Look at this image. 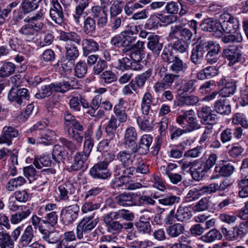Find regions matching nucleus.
Returning a JSON list of instances; mask_svg holds the SVG:
<instances>
[{"label":"nucleus","instance_id":"obj_1","mask_svg":"<svg viewBox=\"0 0 248 248\" xmlns=\"http://www.w3.org/2000/svg\"><path fill=\"white\" fill-rule=\"evenodd\" d=\"M59 39L66 42L65 49V58L76 60L79 56V51L75 44L80 45L81 41L80 35L75 31L65 32L61 31Z\"/></svg>","mask_w":248,"mask_h":248},{"label":"nucleus","instance_id":"obj_2","mask_svg":"<svg viewBox=\"0 0 248 248\" xmlns=\"http://www.w3.org/2000/svg\"><path fill=\"white\" fill-rule=\"evenodd\" d=\"M237 82L232 79L222 78L219 82V85H224V87L218 92H213L211 94L205 96L202 99L203 101L210 102L216 98L217 96L219 95L222 97H227L233 94L236 91Z\"/></svg>","mask_w":248,"mask_h":248},{"label":"nucleus","instance_id":"obj_3","mask_svg":"<svg viewBox=\"0 0 248 248\" xmlns=\"http://www.w3.org/2000/svg\"><path fill=\"white\" fill-rule=\"evenodd\" d=\"M71 89V85L68 81H63L56 83L42 86L38 92L35 94L38 99H43L50 96L53 92L65 93Z\"/></svg>","mask_w":248,"mask_h":248},{"label":"nucleus","instance_id":"obj_4","mask_svg":"<svg viewBox=\"0 0 248 248\" xmlns=\"http://www.w3.org/2000/svg\"><path fill=\"white\" fill-rule=\"evenodd\" d=\"M94 214L83 217L76 227V236L78 239L83 238L84 234L90 232L97 225L96 219H93Z\"/></svg>","mask_w":248,"mask_h":248},{"label":"nucleus","instance_id":"obj_5","mask_svg":"<svg viewBox=\"0 0 248 248\" xmlns=\"http://www.w3.org/2000/svg\"><path fill=\"white\" fill-rule=\"evenodd\" d=\"M29 98V91L25 88H18V87H12L8 95V98L10 102H14L19 106H25L26 101Z\"/></svg>","mask_w":248,"mask_h":248},{"label":"nucleus","instance_id":"obj_6","mask_svg":"<svg viewBox=\"0 0 248 248\" xmlns=\"http://www.w3.org/2000/svg\"><path fill=\"white\" fill-rule=\"evenodd\" d=\"M220 29L222 34L232 33L236 32L239 28V23L237 17H234L228 13H224L220 16Z\"/></svg>","mask_w":248,"mask_h":248},{"label":"nucleus","instance_id":"obj_7","mask_svg":"<svg viewBox=\"0 0 248 248\" xmlns=\"http://www.w3.org/2000/svg\"><path fill=\"white\" fill-rule=\"evenodd\" d=\"M44 125L40 122L37 123L32 127L33 130L38 131L39 136L37 138V144H42L48 145L54 140L56 137L55 131L46 128L43 129Z\"/></svg>","mask_w":248,"mask_h":248},{"label":"nucleus","instance_id":"obj_8","mask_svg":"<svg viewBox=\"0 0 248 248\" xmlns=\"http://www.w3.org/2000/svg\"><path fill=\"white\" fill-rule=\"evenodd\" d=\"M222 55L227 61L229 66H232L238 63H242L245 61L242 51L238 46L228 47L223 50Z\"/></svg>","mask_w":248,"mask_h":248},{"label":"nucleus","instance_id":"obj_9","mask_svg":"<svg viewBox=\"0 0 248 248\" xmlns=\"http://www.w3.org/2000/svg\"><path fill=\"white\" fill-rule=\"evenodd\" d=\"M101 6H92L90 10V17L93 19H96V24L98 28H104L108 24L107 11L105 10V4L103 0H101Z\"/></svg>","mask_w":248,"mask_h":248},{"label":"nucleus","instance_id":"obj_10","mask_svg":"<svg viewBox=\"0 0 248 248\" xmlns=\"http://www.w3.org/2000/svg\"><path fill=\"white\" fill-rule=\"evenodd\" d=\"M117 219L118 218L111 212L106 214L103 216V221L105 224L107 231L108 232L115 235L113 238H115L122 232V223L119 221L115 220Z\"/></svg>","mask_w":248,"mask_h":248},{"label":"nucleus","instance_id":"obj_11","mask_svg":"<svg viewBox=\"0 0 248 248\" xmlns=\"http://www.w3.org/2000/svg\"><path fill=\"white\" fill-rule=\"evenodd\" d=\"M79 207L77 204L63 208L61 212V218L65 225L72 224L78 218Z\"/></svg>","mask_w":248,"mask_h":248},{"label":"nucleus","instance_id":"obj_12","mask_svg":"<svg viewBox=\"0 0 248 248\" xmlns=\"http://www.w3.org/2000/svg\"><path fill=\"white\" fill-rule=\"evenodd\" d=\"M137 133L136 129L132 126L127 128L124 132V144L127 150L132 153H136L137 150Z\"/></svg>","mask_w":248,"mask_h":248},{"label":"nucleus","instance_id":"obj_13","mask_svg":"<svg viewBox=\"0 0 248 248\" xmlns=\"http://www.w3.org/2000/svg\"><path fill=\"white\" fill-rule=\"evenodd\" d=\"M108 163L100 162L95 164L90 170V175L94 179H106L111 176V173L108 169Z\"/></svg>","mask_w":248,"mask_h":248},{"label":"nucleus","instance_id":"obj_14","mask_svg":"<svg viewBox=\"0 0 248 248\" xmlns=\"http://www.w3.org/2000/svg\"><path fill=\"white\" fill-rule=\"evenodd\" d=\"M69 136L77 141V144H74L71 141L65 138H61L60 142L65 146L68 150L72 151H76L80 146L83 138V134L79 132H76L73 129H69L67 131Z\"/></svg>","mask_w":248,"mask_h":248},{"label":"nucleus","instance_id":"obj_15","mask_svg":"<svg viewBox=\"0 0 248 248\" xmlns=\"http://www.w3.org/2000/svg\"><path fill=\"white\" fill-rule=\"evenodd\" d=\"M179 78V75L173 73H166L160 81L155 83L153 86L154 91L159 93L162 91L170 89L174 81Z\"/></svg>","mask_w":248,"mask_h":248},{"label":"nucleus","instance_id":"obj_16","mask_svg":"<svg viewBox=\"0 0 248 248\" xmlns=\"http://www.w3.org/2000/svg\"><path fill=\"white\" fill-rule=\"evenodd\" d=\"M206 52V41L201 40L192 49L190 56L191 62L196 65L201 64L203 59L204 54Z\"/></svg>","mask_w":248,"mask_h":248},{"label":"nucleus","instance_id":"obj_17","mask_svg":"<svg viewBox=\"0 0 248 248\" xmlns=\"http://www.w3.org/2000/svg\"><path fill=\"white\" fill-rule=\"evenodd\" d=\"M197 114L202 124L210 126L216 123L217 116L210 107H202L198 111Z\"/></svg>","mask_w":248,"mask_h":248},{"label":"nucleus","instance_id":"obj_18","mask_svg":"<svg viewBox=\"0 0 248 248\" xmlns=\"http://www.w3.org/2000/svg\"><path fill=\"white\" fill-rule=\"evenodd\" d=\"M202 30L212 32L217 37H221L222 31L220 29L221 24L217 20L212 18L204 19L200 24Z\"/></svg>","mask_w":248,"mask_h":248},{"label":"nucleus","instance_id":"obj_19","mask_svg":"<svg viewBox=\"0 0 248 248\" xmlns=\"http://www.w3.org/2000/svg\"><path fill=\"white\" fill-rule=\"evenodd\" d=\"M206 60L209 64H214L218 60V53L220 51V45L215 42L206 41Z\"/></svg>","mask_w":248,"mask_h":248},{"label":"nucleus","instance_id":"obj_20","mask_svg":"<svg viewBox=\"0 0 248 248\" xmlns=\"http://www.w3.org/2000/svg\"><path fill=\"white\" fill-rule=\"evenodd\" d=\"M125 101L122 98H119L118 102L116 104L113 108V113L117 121L120 123H124L126 122L128 118L127 113V107L125 106Z\"/></svg>","mask_w":248,"mask_h":248},{"label":"nucleus","instance_id":"obj_21","mask_svg":"<svg viewBox=\"0 0 248 248\" xmlns=\"http://www.w3.org/2000/svg\"><path fill=\"white\" fill-rule=\"evenodd\" d=\"M50 3L51 6L49 10V16L56 23L61 25L64 17L62 7L57 0H52Z\"/></svg>","mask_w":248,"mask_h":248},{"label":"nucleus","instance_id":"obj_22","mask_svg":"<svg viewBox=\"0 0 248 248\" xmlns=\"http://www.w3.org/2000/svg\"><path fill=\"white\" fill-rule=\"evenodd\" d=\"M76 4L75 12L73 15L74 22L79 25L84 10L89 6L91 0H73Z\"/></svg>","mask_w":248,"mask_h":248},{"label":"nucleus","instance_id":"obj_23","mask_svg":"<svg viewBox=\"0 0 248 248\" xmlns=\"http://www.w3.org/2000/svg\"><path fill=\"white\" fill-rule=\"evenodd\" d=\"M89 156L81 152H77L74 157L73 162L69 168L70 171H78L87 168L86 161Z\"/></svg>","mask_w":248,"mask_h":248},{"label":"nucleus","instance_id":"obj_24","mask_svg":"<svg viewBox=\"0 0 248 248\" xmlns=\"http://www.w3.org/2000/svg\"><path fill=\"white\" fill-rule=\"evenodd\" d=\"M137 196L132 193L124 192L115 197L116 203L122 206H136Z\"/></svg>","mask_w":248,"mask_h":248},{"label":"nucleus","instance_id":"obj_25","mask_svg":"<svg viewBox=\"0 0 248 248\" xmlns=\"http://www.w3.org/2000/svg\"><path fill=\"white\" fill-rule=\"evenodd\" d=\"M235 168L232 163L222 161V163L217 164L214 169V171L218 173L219 176L228 177L234 172Z\"/></svg>","mask_w":248,"mask_h":248},{"label":"nucleus","instance_id":"obj_26","mask_svg":"<svg viewBox=\"0 0 248 248\" xmlns=\"http://www.w3.org/2000/svg\"><path fill=\"white\" fill-rule=\"evenodd\" d=\"M147 47L154 55H158L163 46V44L160 41V37L157 35H150L148 38Z\"/></svg>","mask_w":248,"mask_h":248},{"label":"nucleus","instance_id":"obj_27","mask_svg":"<svg viewBox=\"0 0 248 248\" xmlns=\"http://www.w3.org/2000/svg\"><path fill=\"white\" fill-rule=\"evenodd\" d=\"M59 198L62 201H67L69 199V195L74 194L76 191L74 185L68 181L60 186L58 188Z\"/></svg>","mask_w":248,"mask_h":248},{"label":"nucleus","instance_id":"obj_28","mask_svg":"<svg viewBox=\"0 0 248 248\" xmlns=\"http://www.w3.org/2000/svg\"><path fill=\"white\" fill-rule=\"evenodd\" d=\"M31 209L26 206H22L21 210L11 216L10 221L13 224H17L26 219L31 214Z\"/></svg>","mask_w":248,"mask_h":248},{"label":"nucleus","instance_id":"obj_29","mask_svg":"<svg viewBox=\"0 0 248 248\" xmlns=\"http://www.w3.org/2000/svg\"><path fill=\"white\" fill-rule=\"evenodd\" d=\"M225 231L227 232L228 238L231 241L236 240L242 238L248 232L246 227L243 223L234 227L232 230L227 231L225 229Z\"/></svg>","mask_w":248,"mask_h":248},{"label":"nucleus","instance_id":"obj_30","mask_svg":"<svg viewBox=\"0 0 248 248\" xmlns=\"http://www.w3.org/2000/svg\"><path fill=\"white\" fill-rule=\"evenodd\" d=\"M187 68V64L178 56L170 64L169 70L174 74L179 75L180 77L185 73Z\"/></svg>","mask_w":248,"mask_h":248},{"label":"nucleus","instance_id":"obj_31","mask_svg":"<svg viewBox=\"0 0 248 248\" xmlns=\"http://www.w3.org/2000/svg\"><path fill=\"white\" fill-rule=\"evenodd\" d=\"M153 141V138L150 135H143L137 145V153L140 155H146L149 151V147Z\"/></svg>","mask_w":248,"mask_h":248},{"label":"nucleus","instance_id":"obj_32","mask_svg":"<svg viewBox=\"0 0 248 248\" xmlns=\"http://www.w3.org/2000/svg\"><path fill=\"white\" fill-rule=\"evenodd\" d=\"M197 80L194 79L182 80V84L178 88V92L180 95L185 93H192L196 90V84Z\"/></svg>","mask_w":248,"mask_h":248},{"label":"nucleus","instance_id":"obj_33","mask_svg":"<svg viewBox=\"0 0 248 248\" xmlns=\"http://www.w3.org/2000/svg\"><path fill=\"white\" fill-rule=\"evenodd\" d=\"M187 125L184 127L185 132L187 133L197 130L201 128V125L198 122L197 118L195 116V112L193 110H189L186 120Z\"/></svg>","mask_w":248,"mask_h":248},{"label":"nucleus","instance_id":"obj_34","mask_svg":"<svg viewBox=\"0 0 248 248\" xmlns=\"http://www.w3.org/2000/svg\"><path fill=\"white\" fill-rule=\"evenodd\" d=\"M122 46L124 52L131 50V47L137 40V36L131 35L129 32L124 31H122Z\"/></svg>","mask_w":248,"mask_h":248},{"label":"nucleus","instance_id":"obj_35","mask_svg":"<svg viewBox=\"0 0 248 248\" xmlns=\"http://www.w3.org/2000/svg\"><path fill=\"white\" fill-rule=\"evenodd\" d=\"M81 42L84 56H86L89 52H95L99 49V44L92 39H84Z\"/></svg>","mask_w":248,"mask_h":248},{"label":"nucleus","instance_id":"obj_36","mask_svg":"<svg viewBox=\"0 0 248 248\" xmlns=\"http://www.w3.org/2000/svg\"><path fill=\"white\" fill-rule=\"evenodd\" d=\"M180 197L171 193L161 195L160 199L158 200V202L160 204L165 206H175L176 204L180 203Z\"/></svg>","mask_w":248,"mask_h":248},{"label":"nucleus","instance_id":"obj_37","mask_svg":"<svg viewBox=\"0 0 248 248\" xmlns=\"http://www.w3.org/2000/svg\"><path fill=\"white\" fill-rule=\"evenodd\" d=\"M34 237V233L33 227L31 225H28L22 234L19 244L22 247H26L31 242L33 238Z\"/></svg>","mask_w":248,"mask_h":248},{"label":"nucleus","instance_id":"obj_38","mask_svg":"<svg viewBox=\"0 0 248 248\" xmlns=\"http://www.w3.org/2000/svg\"><path fill=\"white\" fill-rule=\"evenodd\" d=\"M215 110L221 114L229 115L231 112V105L226 99H219L215 102L214 105Z\"/></svg>","mask_w":248,"mask_h":248},{"label":"nucleus","instance_id":"obj_39","mask_svg":"<svg viewBox=\"0 0 248 248\" xmlns=\"http://www.w3.org/2000/svg\"><path fill=\"white\" fill-rule=\"evenodd\" d=\"M119 126L115 117L114 115H111L105 125V132L110 140H112L115 137L116 131Z\"/></svg>","mask_w":248,"mask_h":248},{"label":"nucleus","instance_id":"obj_40","mask_svg":"<svg viewBox=\"0 0 248 248\" xmlns=\"http://www.w3.org/2000/svg\"><path fill=\"white\" fill-rule=\"evenodd\" d=\"M127 151H121L117 155V159L121 162L123 167L131 166L135 159V156L132 155V153Z\"/></svg>","mask_w":248,"mask_h":248},{"label":"nucleus","instance_id":"obj_41","mask_svg":"<svg viewBox=\"0 0 248 248\" xmlns=\"http://www.w3.org/2000/svg\"><path fill=\"white\" fill-rule=\"evenodd\" d=\"M40 233L43 240L48 244H54L59 243L60 238L56 232L48 231L46 229H40Z\"/></svg>","mask_w":248,"mask_h":248},{"label":"nucleus","instance_id":"obj_42","mask_svg":"<svg viewBox=\"0 0 248 248\" xmlns=\"http://www.w3.org/2000/svg\"><path fill=\"white\" fill-rule=\"evenodd\" d=\"M185 229L184 226L180 223H174L170 225L166 229L167 234L171 238H176L184 233Z\"/></svg>","mask_w":248,"mask_h":248},{"label":"nucleus","instance_id":"obj_43","mask_svg":"<svg viewBox=\"0 0 248 248\" xmlns=\"http://www.w3.org/2000/svg\"><path fill=\"white\" fill-rule=\"evenodd\" d=\"M153 101V96L149 92H146L141 99L140 108L142 114L147 116L151 110V106Z\"/></svg>","mask_w":248,"mask_h":248},{"label":"nucleus","instance_id":"obj_44","mask_svg":"<svg viewBox=\"0 0 248 248\" xmlns=\"http://www.w3.org/2000/svg\"><path fill=\"white\" fill-rule=\"evenodd\" d=\"M96 30V24L95 19L88 16L84 21L83 30L85 34L92 36L95 33Z\"/></svg>","mask_w":248,"mask_h":248},{"label":"nucleus","instance_id":"obj_45","mask_svg":"<svg viewBox=\"0 0 248 248\" xmlns=\"http://www.w3.org/2000/svg\"><path fill=\"white\" fill-rule=\"evenodd\" d=\"M222 237L219 231L216 229H213L206 234L202 235L200 239L205 243H209L215 241L216 240H220Z\"/></svg>","mask_w":248,"mask_h":248},{"label":"nucleus","instance_id":"obj_46","mask_svg":"<svg viewBox=\"0 0 248 248\" xmlns=\"http://www.w3.org/2000/svg\"><path fill=\"white\" fill-rule=\"evenodd\" d=\"M16 70V65L11 62H4L0 67V78H6L13 75Z\"/></svg>","mask_w":248,"mask_h":248},{"label":"nucleus","instance_id":"obj_47","mask_svg":"<svg viewBox=\"0 0 248 248\" xmlns=\"http://www.w3.org/2000/svg\"><path fill=\"white\" fill-rule=\"evenodd\" d=\"M217 74V70L215 67L207 66L200 71L197 74V77L199 80H204L214 77Z\"/></svg>","mask_w":248,"mask_h":248},{"label":"nucleus","instance_id":"obj_48","mask_svg":"<svg viewBox=\"0 0 248 248\" xmlns=\"http://www.w3.org/2000/svg\"><path fill=\"white\" fill-rule=\"evenodd\" d=\"M190 174L193 179L196 181L201 180L208 171L202 165L192 166L190 168Z\"/></svg>","mask_w":248,"mask_h":248},{"label":"nucleus","instance_id":"obj_49","mask_svg":"<svg viewBox=\"0 0 248 248\" xmlns=\"http://www.w3.org/2000/svg\"><path fill=\"white\" fill-rule=\"evenodd\" d=\"M26 183V180L22 176L11 179L6 184L5 188L9 191H13L18 187L21 186Z\"/></svg>","mask_w":248,"mask_h":248},{"label":"nucleus","instance_id":"obj_50","mask_svg":"<svg viewBox=\"0 0 248 248\" xmlns=\"http://www.w3.org/2000/svg\"><path fill=\"white\" fill-rule=\"evenodd\" d=\"M23 38L28 42H32L34 39L35 33L32 26L29 24L23 25L19 31Z\"/></svg>","mask_w":248,"mask_h":248},{"label":"nucleus","instance_id":"obj_51","mask_svg":"<svg viewBox=\"0 0 248 248\" xmlns=\"http://www.w3.org/2000/svg\"><path fill=\"white\" fill-rule=\"evenodd\" d=\"M199 101V98L198 96L194 95H181L178 100V105L179 106H194Z\"/></svg>","mask_w":248,"mask_h":248},{"label":"nucleus","instance_id":"obj_52","mask_svg":"<svg viewBox=\"0 0 248 248\" xmlns=\"http://www.w3.org/2000/svg\"><path fill=\"white\" fill-rule=\"evenodd\" d=\"M216 134V132L213 131L212 125L205 126L204 130L200 137L199 143L201 144H204L206 145Z\"/></svg>","mask_w":248,"mask_h":248},{"label":"nucleus","instance_id":"obj_53","mask_svg":"<svg viewBox=\"0 0 248 248\" xmlns=\"http://www.w3.org/2000/svg\"><path fill=\"white\" fill-rule=\"evenodd\" d=\"M65 151L63 147L59 145H55L53 148L52 155L53 159L58 163L63 162L65 159Z\"/></svg>","mask_w":248,"mask_h":248},{"label":"nucleus","instance_id":"obj_54","mask_svg":"<svg viewBox=\"0 0 248 248\" xmlns=\"http://www.w3.org/2000/svg\"><path fill=\"white\" fill-rule=\"evenodd\" d=\"M228 34L221 37V41L224 44L239 43L243 41V37L240 32Z\"/></svg>","mask_w":248,"mask_h":248},{"label":"nucleus","instance_id":"obj_55","mask_svg":"<svg viewBox=\"0 0 248 248\" xmlns=\"http://www.w3.org/2000/svg\"><path fill=\"white\" fill-rule=\"evenodd\" d=\"M15 243L6 232H0V248H14Z\"/></svg>","mask_w":248,"mask_h":248},{"label":"nucleus","instance_id":"obj_56","mask_svg":"<svg viewBox=\"0 0 248 248\" xmlns=\"http://www.w3.org/2000/svg\"><path fill=\"white\" fill-rule=\"evenodd\" d=\"M52 163L50 157L46 154H43L40 157L35 158L33 165L38 169H41L43 167H49Z\"/></svg>","mask_w":248,"mask_h":248},{"label":"nucleus","instance_id":"obj_57","mask_svg":"<svg viewBox=\"0 0 248 248\" xmlns=\"http://www.w3.org/2000/svg\"><path fill=\"white\" fill-rule=\"evenodd\" d=\"M176 219L178 221L184 222L188 220L192 217V213L186 207L179 206L176 213Z\"/></svg>","mask_w":248,"mask_h":248},{"label":"nucleus","instance_id":"obj_58","mask_svg":"<svg viewBox=\"0 0 248 248\" xmlns=\"http://www.w3.org/2000/svg\"><path fill=\"white\" fill-rule=\"evenodd\" d=\"M42 0H24L22 3V8L25 13L32 12L39 6Z\"/></svg>","mask_w":248,"mask_h":248},{"label":"nucleus","instance_id":"obj_59","mask_svg":"<svg viewBox=\"0 0 248 248\" xmlns=\"http://www.w3.org/2000/svg\"><path fill=\"white\" fill-rule=\"evenodd\" d=\"M152 70L148 69L145 72L141 74L138 75L135 78V82H137V86L142 89L144 86L146 81L149 79L152 74Z\"/></svg>","mask_w":248,"mask_h":248},{"label":"nucleus","instance_id":"obj_60","mask_svg":"<svg viewBox=\"0 0 248 248\" xmlns=\"http://www.w3.org/2000/svg\"><path fill=\"white\" fill-rule=\"evenodd\" d=\"M239 196L242 198L248 197V178H242L238 181Z\"/></svg>","mask_w":248,"mask_h":248},{"label":"nucleus","instance_id":"obj_61","mask_svg":"<svg viewBox=\"0 0 248 248\" xmlns=\"http://www.w3.org/2000/svg\"><path fill=\"white\" fill-rule=\"evenodd\" d=\"M87 69L86 63L84 62L79 61L74 66L75 76L78 78H82L86 74Z\"/></svg>","mask_w":248,"mask_h":248},{"label":"nucleus","instance_id":"obj_62","mask_svg":"<svg viewBox=\"0 0 248 248\" xmlns=\"http://www.w3.org/2000/svg\"><path fill=\"white\" fill-rule=\"evenodd\" d=\"M58 222L57 212H50L47 213L42 219V223L50 227H54Z\"/></svg>","mask_w":248,"mask_h":248},{"label":"nucleus","instance_id":"obj_63","mask_svg":"<svg viewBox=\"0 0 248 248\" xmlns=\"http://www.w3.org/2000/svg\"><path fill=\"white\" fill-rule=\"evenodd\" d=\"M100 78L107 84H110L117 80L115 73L111 70L103 72L100 75Z\"/></svg>","mask_w":248,"mask_h":248},{"label":"nucleus","instance_id":"obj_64","mask_svg":"<svg viewBox=\"0 0 248 248\" xmlns=\"http://www.w3.org/2000/svg\"><path fill=\"white\" fill-rule=\"evenodd\" d=\"M177 56L173 55L172 50L166 47L163 49L161 54V60L167 64H170Z\"/></svg>","mask_w":248,"mask_h":248}]
</instances>
